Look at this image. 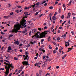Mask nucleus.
<instances>
[{"label": "nucleus", "mask_w": 76, "mask_h": 76, "mask_svg": "<svg viewBox=\"0 0 76 76\" xmlns=\"http://www.w3.org/2000/svg\"><path fill=\"white\" fill-rule=\"evenodd\" d=\"M26 18V16L23 17V19L21 20V24L22 25H23L24 28H26V27L27 25H26V20L25 19Z\"/></svg>", "instance_id": "nucleus-1"}, {"label": "nucleus", "mask_w": 76, "mask_h": 76, "mask_svg": "<svg viewBox=\"0 0 76 76\" xmlns=\"http://www.w3.org/2000/svg\"><path fill=\"white\" fill-rule=\"evenodd\" d=\"M15 28H16V29L17 31H18V30H20V28H24L23 25H20V26L19 25H15Z\"/></svg>", "instance_id": "nucleus-2"}, {"label": "nucleus", "mask_w": 76, "mask_h": 76, "mask_svg": "<svg viewBox=\"0 0 76 76\" xmlns=\"http://www.w3.org/2000/svg\"><path fill=\"white\" fill-rule=\"evenodd\" d=\"M47 34V33H41L40 34V38H43L44 37H45V35Z\"/></svg>", "instance_id": "nucleus-3"}, {"label": "nucleus", "mask_w": 76, "mask_h": 76, "mask_svg": "<svg viewBox=\"0 0 76 76\" xmlns=\"http://www.w3.org/2000/svg\"><path fill=\"white\" fill-rule=\"evenodd\" d=\"M8 68L6 70V72H5V74L7 75H8V74L9 73V69H10V67H12V66H11L10 65H8Z\"/></svg>", "instance_id": "nucleus-4"}, {"label": "nucleus", "mask_w": 76, "mask_h": 76, "mask_svg": "<svg viewBox=\"0 0 76 76\" xmlns=\"http://www.w3.org/2000/svg\"><path fill=\"white\" fill-rule=\"evenodd\" d=\"M23 65H26V66H29L30 64L28 63V61H24L22 62Z\"/></svg>", "instance_id": "nucleus-5"}, {"label": "nucleus", "mask_w": 76, "mask_h": 76, "mask_svg": "<svg viewBox=\"0 0 76 76\" xmlns=\"http://www.w3.org/2000/svg\"><path fill=\"white\" fill-rule=\"evenodd\" d=\"M37 32V30L36 29L34 28L32 30V33L33 34H36Z\"/></svg>", "instance_id": "nucleus-6"}, {"label": "nucleus", "mask_w": 76, "mask_h": 76, "mask_svg": "<svg viewBox=\"0 0 76 76\" xmlns=\"http://www.w3.org/2000/svg\"><path fill=\"white\" fill-rule=\"evenodd\" d=\"M14 33H15L16 34H17V33H18V30H17V29H16V28H14Z\"/></svg>", "instance_id": "nucleus-7"}, {"label": "nucleus", "mask_w": 76, "mask_h": 76, "mask_svg": "<svg viewBox=\"0 0 76 76\" xmlns=\"http://www.w3.org/2000/svg\"><path fill=\"white\" fill-rule=\"evenodd\" d=\"M70 15H71V13L70 12L68 13V15L67 17V18L69 19V18H70Z\"/></svg>", "instance_id": "nucleus-8"}, {"label": "nucleus", "mask_w": 76, "mask_h": 76, "mask_svg": "<svg viewBox=\"0 0 76 76\" xmlns=\"http://www.w3.org/2000/svg\"><path fill=\"white\" fill-rule=\"evenodd\" d=\"M10 17V15H9L8 16H4V18L5 19H7V18H9Z\"/></svg>", "instance_id": "nucleus-9"}, {"label": "nucleus", "mask_w": 76, "mask_h": 76, "mask_svg": "<svg viewBox=\"0 0 76 76\" xmlns=\"http://www.w3.org/2000/svg\"><path fill=\"white\" fill-rule=\"evenodd\" d=\"M14 44H17V45H19V42L18 41H15L14 42Z\"/></svg>", "instance_id": "nucleus-10"}, {"label": "nucleus", "mask_w": 76, "mask_h": 76, "mask_svg": "<svg viewBox=\"0 0 76 76\" xmlns=\"http://www.w3.org/2000/svg\"><path fill=\"white\" fill-rule=\"evenodd\" d=\"M73 49V48H68V51L67 52H67H69V51H70L72 50V49Z\"/></svg>", "instance_id": "nucleus-11"}, {"label": "nucleus", "mask_w": 76, "mask_h": 76, "mask_svg": "<svg viewBox=\"0 0 76 76\" xmlns=\"http://www.w3.org/2000/svg\"><path fill=\"white\" fill-rule=\"evenodd\" d=\"M53 20H55L56 19V17L55 16H53L52 18Z\"/></svg>", "instance_id": "nucleus-12"}, {"label": "nucleus", "mask_w": 76, "mask_h": 76, "mask_svg": "<svg viewBox=\"0 0 76 76\" xmlns=\"http://www.w3.org/2000/svg\"><path fill=\"white\" fill-rule=\"evenodd\" d=\"M44 63H46V62H47L48 61V59L45 58L44 60Z\"/></svg>", "instance_id": "nucleus-13"}, {"label": "nucleus", "mask_w": 76, "mask_h": 76, "mask_svg": "<svg viewBox=\"0 0 76 76\" xmlns=\"http://www.w3.org/2000/svg\"><path fill=\"white\" fill-rule=\"evenodd\" d=\"M62 37H63V38H65V37H66V34H64V35L62 36Z\"/></svg>", "instance_id": "nucleus-14"}, {"label": "nucleus", "mask_w": 76, "mask_h": 76, "mask_svg": "<svg viewBox=\"0 0 76 76\" xmlns=\"http://www.w3.org/2000/svg\"><path fill=\"white\" fill-rule=\"evenodd\" d=\"M72 0H70V1L69 2V4H68V6H70L71 4H72Z\"/></svg>", "instance_id": "nucleus-15"}, {"label": "nucleus", "mask_w": 76, "mask_h": 76, "mask_svg": "<svg viewBox=\"0 0 76 76\" xmlns=\"http://www.w3.org/2000/svg\"><path fill=\"white\" fill-rule=\"evenodd\" d=\"M8 63H9V64H7V66H11V67H12V64H10V63L9 62Z\"/></svg>", "instance_id": "nucleus-16"}, {"label": "nucleus", "mask_w": 76, "mask_h": 76, "mask_svg": "<svg viewBox=\"0 0 76 76\" xmlns=\"http://www.w3.org/2000/svg\"><path fill=\"white\" fill-rule=\"evenodd\" d=\"M39 64H40V63H36V64H35V66H38V65H39Z\"/></svg>", "instance_id": "nucleus-17"}, {"label": "nucleus", "mask_w": 76, "mask_h": 76, "mask_svg": "<svg viewBox=\"0 0 76 76\" xmlns=\"http://www.w3.org/2000/svg\"><path fill=\"white\" fill-rule=\"evenodd\" d=\"M23 68L22 66H21L20 67V72H22V70H23Z\"/></svg>", "instance_id": "nucleus-18"}, {"label": "nucleus", "mask_w": 76, "mask_h": 76, "mask_svg": "<svg viewBox=\"0 0 76 76\" xmlns=\"http://www.w3.org/2000/svg\"><path fill=\"white\" fill-rule=\"evenodd\" d=\"M25 58H26L27 59V60H29V57H28V55H26ZM27 58H28L27 59Z\"/></svg>", "instance_id": "nucleus-19"}, {"label": "nucleus", "mask_w": 76, "mask_h": 76, "mask_svg": "<svg viewBox=\"0 0 76 76\" xmlns=\"http://www.w3.org/2000/svg\"><path fill=\"white\" fill-rule=\"evenodd\" d=\"M36 42H37V41H34L33 42H31V44H33V45H34V44H35V43H36Z\"/></svg>", "instance_id": "nucleus-20"}, {"label": "nucleus", "mask_w": 76, "mask_h": 76, "mask_svg": "<svg viewBox=\"0 0 76 76\" xmlns=\"http://www.w3.org/2000/svg\"><path fill=\"white\" fill-rule=\"evenodd\" d=\"M39 75H41V73H42V70H40L39 71Z\"/></svg>", "instance_id": "nucleus-21"}, {"label": "nucleus", "mask_w": 76, "mask_h": 76, "mask_svg": "<svg viewBox=\"0 0 76 76\" xmlns=\"http://www.w3.org/2000/svg\"><path fill=\"white\" fill-rule=\"evenodd\" d=\"M39 2L37 3L36 4H34V5H37V6H39Z\"/></svg>", "instance_id": "nucleus-22"}, {"label": "nucleus", "mask_w": 76, "mask_h": 76, "mask_svg": "<svg viewBox=\"0 0 76 76\" xmlns=\"http://www.w3.org/2000/svg\"><path fill=\"white\" fill-rule=\"evenodd\" d=\"M8 50H12V48H11V47L9 46L8 47Z\"/></svg>", "instance_id": "nucleus-23"}, {"label": "nucleus", "mask_w": 76, "mask_h": 76, "mask_svg": "<svg viewBox=\"0 0 76 76\" xmlns=\"http://www.w3.org/2000/svg\"><path fill=\"white\" fill-rule=\"evenodd\" d=\"M65 45L66 47H67V46H68V45H67V42H65Z\"/></svg>", "instance_id": "nucleus-24"}, {"label": "nucleus", "mask_w": 76, "mask_h": 76, "mask_svg": "<svg viewBox=\"0 0 76 76\" xmlns=\"http://www.w3.org/2000/svg\"><path fill=\"white\" fill-rule=\"evenodd\" d=\"M49 8L50 9H51V10H52L53 9V6H50L49 7Z\"/></svg>", "instance_id": "nucleus-25"}, {"label": "nucleus", "mask_w": 76, "mask_h": 76, "mask_svg": "<svg viewBox=\"0 0 76 76\" xmlns=\"http://www.w3.org/2000/svg\"><path fill=\"white\" fill-rule=\"evenodd\" d=\"M45 63L42 66V67H45Z\"/></svg>", "instance_id": "nucleus-26"}, {"label": "nucleus", "mask_w": 76, "mask_h": 76, "mask_svg": "<svg viewBox=\"0 0 76 76\" xmlns=\"http://www.w3.org/2000/svg\"><path fill=\"white\" fill-rule=\"evenodd\" d=\"M25 55H28V54H29V53H28V52H25Z\"/></svg>", "instance_id": "nucleus-27"}, {"label": "nucleus", "mask_w": 76, "mask_h": 76, "mask_svg": "<svg viewBox=\"0 0 76 76\" xmlns=\"http://www.w3.org/2000/svg\"><path fill=\"white\" fill-rule=\"evenodd\" d=\"M10 32H12V33H14V28H13L12 29V31H10Z\"/></svg>", "instance_id": "nucleus-28"}, {"label": "nucleus", "mask_w": 76, "mask_h": 76, "mask_svg": "<svg viewBox=\"0 0 76 76\" xmlns=\"http://www.w3.org/2000/svg\"><path fill=\"white\" fill-rule=\"evenodd\" d=\"M30 47V45L29 44H28L26 46V47H27V48H28V47Z\"/></svg>", "instance_id": "nucleus-29"}, {"label": "nucleus", "mask_w": 76, "mask_h": 76, "mask_svg": "<svg viewBox=\"0 0 76 76\" xmlns=\"http://www.w3.org/2000/svg\"><path fill=\"white\" fill-rule=\"evenodd\" d=\"M50 39H51V37H49L48 38V41H50Z\"/></svg>", "instance_id": "nucleus-30"}, {"label": "nucleus", "mask_w": 76, "mask_h": 76, "mask_svg": "<svg viewBox=\"0 0 76 76\" xmlns=\"http://www.w3.org/2000/svg\"><path fill=\"white\" fill-rule=\"evenodd\" d=\"M53 15V13H50L49 15V16H50V17H51V16Z\"/></svg>", "instance_id": "nucleus-31"}, {"label": "nucleus", "mask_w": 76, "mask_h": 76, "mask_svg": "<svg viewBox=\"0 0 76 76\" xmlns=\"http://www.w3.org/2000/svg\"><path fill=\"white\" fill-rule=\"evenodd\" d=\"M15 12L17 13H19V10H15Z\"/></svg>", "instance_id": "nucleus-32"}, {"label": "nucleus", "mask_w": 76, "mask_h": 76, "mask_svg": "<svg viewBox=\"0 0 76 76\" xmlns=\"http://www.w3.org/2000/svg\"><path fill=\"white\" fill-rule=\"evenodd\" d=\"M14 60H18V58L16 57H14Z\"/></svg>", "instance_id": "nucleus-33"}, {"label": "nucleus", "mask_w": 76, "mask_h": 76, "mask_svg": "<svg viewBox=\"0 0 76 76\" xmlns=\"http://www.w3.org/2000/svg\"><path fill=\"white\" fill-rule=\"evenodd\" d=\"M43 50V49H42V48H40L39 49V50L40 51H42V50Z\"/></svg>", "instance_id": "nucleus-34"}, {"label": "nucleus", "mask_w": 76, "mask_h": 76, "mask_svg": "<svg viewBox=\"0 0 76 76\" xmlns=\"http://www.w3.org/2000/svg\"><path fill=\"white\" fill-rule=\"evenodd\" d=\"M61 12V8H59L58 10V12L59 13H60Z\"/></svg>", "instance_id": "nucleus-35"}, {"label": "nucleus", "mask_w": 76, "mask_h": 76, "mask_svg": "<svg viewBox=\"0 0 76 76\" xmlns=\"http://www.w3.org/2000/svg\"><path fill=\"white\" fill-rule=\"evenodd\" d=\"M44 39H42L41 40V42H44Z\"/></svg>", "instance_id": "nucleus-36"}, {"label": "nucleus", "mask_w": 76, "mask_h": 76, "mask_svg": "<svg viewBox=\"0 0 76 76\" xmlns=\"http://www.w3.org/2000/svg\"><path fill=\"white\" fill-rule=\"evenodd\" d=\"M61 19H64V15H62L61 17Z\"/></svg>", "instance_id": "nucleus-37"}, {"label": "nucleus", "mask_w": 76, "mask_h": 76, "mask_svg": "<svg viewBox=\"0 0 76 76\" xmlns=\"http://www.w3.org/2000/svg\"><path fill=\"white\" fill-rule=\"evenodd\" d=\"M43 16V14H42L41 15H39V18H41V16Z\"/></svg>", "instance_id": "nucleus-38"}, {"label": "nucleus", "mask_w": 76, "mask_h": 76, "mask_svg": "<svg viewBox=\"0 0 76 76\" xmlns=\"http://www.w3.org/2000/svg\"><path fill=\"white\" fill-rule=\"evenodd\" d=\"M36 76H39V73L38 72H37L36 73Z\"/></svg>", "instance_id": "nucleus-39"}, {"label": "nucleus", "mask_w": 76, "mask_h": 76, "mask_svg": "<svg viewBox=\"0 0 76 76\" xmlns=\"http://www.w3.org/2000/svg\"><path fill=\"white\" fill-rule=\"evenodd\" d=\"M52 43H53V44L55 45H56V42H53V41L52 42Z\"/></svg>", "instance_id": "nucleus-40"}, {"label": "nucleus", "mask_w": 76, "mask_h": 76, "mask_svg": "<svg viewBox=\"0 0 76 76\" xmlns=\"http://www.w3.org/2000/svg\"><path fill=\"white\" fill-rule=\"evenodd\" d=\"M35 36H36V38H38V36H36L35 35L33 36L32 37H33V38H34V37H35Z\"/></svg>", "instance_id": "nucleus-41"}, {"label": "nucleus", "mask_w": 76, "mask_h": 76, "mask_svg": "<svg viewBox=\"0 0 76 76\" xmlns=\"http://www.w3.org/2000/svg\"><path fill=\"white\" fill-rule=\"evenodd\" d=\"M26 28H25V30L24 31V33H26V32H27V30H26Z\"/></svg>", "instance_id": "nucleus-42"}, {"label": "nucleus", "mask_w": 76, "mask_h": 76, "mask_svg": "<svg viewBox=\"0 0 76 76\" xmlns=\"http://www.w3.org/2000/svg\"><path fill=\"white\" fill-rule=\"evenodd\" d=\"M44 5L45 6H47V3H45Z\"/></svg>", "instance_id": "nucleus-43"}, {"label": "nucleus", "mask_w": 76, "mask_h": 76, "mask_svg": "<svg viewBox=\"0 0 76 76\" xmlns=\"http://www.w3.org/2000/svg\"><path fill=\"white\" fill-rule=\"evenodd\" d=\"M13 34H10L9 36L11 38V37H13Z\"/></svg>", "instance_id": "nucleus-44"}, {"label": "nucleus", "mask_w": 76, "mask_h": 76, "mask_svg": "<svg viewBox=\"0 0 76 76\" xmlns=\"http://www.w3.org/2000/svg\"><path fill=\"white\" fill-rule=\"evenodd\" d=\"M53 28H54V26H52V27L51 28V31L53 30Z\"/></svg>", "instance_id": "nucleus-45"}, {"label": "nucleus", "mask_w": 76, "mask_h": 76, "mask_svg": "<svg viewBox=\"0 0 76 76\" xmlns=\"http://www.w3.org/2000/svg\"><path fill=\"white\" fill-rule=\"evenodd\" d=\"M71 33L72 34V35H73L74 34V32L73 31H72Z\"/></svg>", "instance_id": "nucleus-46"}, {"label": "nucleus", "mask_w": 76, "mask_h": 76, "mask_svg": "<svg viewBox=\"0 0 76 76\" xmlns=\"http://www.w3.org/2000/svg\"><path fill=\"white\" fill-rule=\"evenodd\" d=\"M39 34V35H40V32L38 31L37 33V35H38Z\"/></svg>", "instance_id": "nucleus-47"}, {"label": "nucleus", "mask_w": 76, "mask_h": 76, "mask_svg": "<svg viewBox=\"0 0 76 76\" xmlns=\"http://www.w3.org/2000/svg\"><path fill=\"white\" fill-rule=\"evenodd\" d=\"M47 28V26H45V27H44V29H45Z\"/></svg>", "instance_id": "nucleus-48"}, {"label": "nucleus", "mask_w": 76, "mask_h": 76, "mask_svg": "<svg viewBox=\"0 0 76 76\" xmlns=\"http://www.w3.org/2000/svg\"><path fill=\"white\" fill-rule=\"evenodd\" d=\"M4 68H0V70H4Z\"/></svg>", "instance_id": "nucleus-49"}, {"label": "nucleus", "mask_w": 76, "mask_h": 76, "mask_svg": "<svg viewBox=\"0 0 76 76\" xmlns=\"http://www.w3.org/2000/svg\"><path fill=\"white\" fill-rule=\"evenodd\" d=\"M1 34H2V35H4V32H3V31H1Z\"/></svg>", "instance_id": "nucleus-50"}, {"label": "nucleus", "mask_w": 76, "mask_h": 76, "mask_svg": "<svg viewBox=\"0 0 76 76\" xmlns=\"http://www.w3.org/2000/svg\"><path fill=\"white\" fill-rule=\"evenodd\" d=\"M21 7H22L21 6H17V7H18V8H19V9H20V8H21Z\"/></svg>", "instance_id": "nucleus-51"}, {"label": "nucleus", "mask_w": 76, "mask_h": 76, "mask_svg": "<svg viewBox=\"0 0 76 76\" xmlns=\"http://www.w3.org/2000/svg\"><path fill=\"white\" fill-rule=\"evenodd\" d=\"M56 50H54L53 51V54H56Z\"/></svg>", "instance_id": "nucleus-52"}, {"label": "nucleus", "mask_w": 76, "mask_h": 76, "mask_svg": "<svg viewBox=\"0 0 76 76\" xmlns=\"http://www.w3.org/2000/svg\"><path fill=\"white\" fill-rule=\"evenodd\" d=\"M43 59H45V56H43Z\"/></svg>", "instance_id": "nucleus-53"}, {"label": "nucleus", "mask_w": 76, "mask_h": 76, "mask_svg": "<svg viewBox=\"0 0 76 76\" xmlns=\"http://www.w3.org/2000/svg\"><path fill=\"white\" fill-rule=\"evenodd\" d=\"M42 2V4H44V3H45V2H46V1H44L43 2Z\"/></svg>", "instance_id": "nucleus-54"}, {"label": "nucleus", "mask_w": 76, "mask_h": 76, "mask_svg": "<svg viewBox=\"0 0 76 76\" xmlns=\"http://www.w3.org/2000/svg\"><path fill=\"white\" fill-rule=\"evenodd\" d=\"M60 39V37H58L57 38V40H58V41H59Z\"/></svg>", "instance_id": "nucleus-55"}, {"label": "nucleus", "mask_w": 76, "mask_h": 76, "mask_svg": "<svg viewBox=\"0 0 76 76\" xmlns=\"http://www.w3.org/2000/svg\"><path fill=\"white\" fill-rule=\"evenodd\" d=\"M28 12H24V14H28Z\"/></svg>", "instance_id": "nucleus-56"}, {"label": "nucleus", "mask_w": 76, "mask_h": 76, "mask_svg": "<svg viewBox=\"0 0 76 76\" xmlns=\"http://www.w3.org/2000/svg\"><path fill=\"white\" fill-rule=\"evenodd\" d=\"M14 13L13 12H11L10 13V15H13V14H14Z\"/></svg>", "instance_id": "nucleus-57"}, {"label": "nucleus", "mask_w": 76, "mask_h": 76, "mask_svg": "<svg viewBox=\"0 0 76 76\" xmlns=\"http://www.w3.org/2000/svg\"><path fill=\"white\" fill-rule=\"evenodd\" d=\"M38 13H39V12H36V13H35V15H36V16H37V15H38Z\"/></svg>", "instance_id": "nucleus-58"}, {"label": "nucleus", "mask_w": 76, "mask_h": 76, "mask_svg": "<svg viewBox=\"0 0 76 76\" xmlns=\"http://www.w3.org/2000/svg\"><path fill=\"white\" fill-rule=\"evenodd\" d=\"M4 64H6V65H7V64H8L6 62H4Z\"/></svg>", "instance_id": "nucleus-59"}, {"label": "nucleus", "mask_w": 76, "mask_h": 76, "mask_svg": "<svg viewBox=\"0 0 76 76\" xmlns=\"http://www.w3.org/2000/svg\"><path fill=\"white\" fill-rule=\"evenodd\" d=\"M23 73H24V71H23L21 73V75H22V74H23Z\"/></svg>", "instance_id": "nucleus-60"}, {"label": "nucleus", "mask_w": 76, "mask_h": 76, "mask_svg": "<svg viewBox=\"0 0 76 76\" xmlns=\"http://www.w3.org/2000/svg\"><path fill=\"white\" fill-rule=\"evenodd\" d=\"M35 5H31V7H33L34 8V7H35Z\"/></svg>", "instance_id": "nucleus-61"}, {"label": "nucleus", "mask_w": 76, "mask_h": 76, "mask_svg": "<svg viewBox=\"0 0 76 76\" xmlns=\"http://www.w3.org/2000/svg\"><path fill=\"white\" fill-rule=\"evenodd\" d=\"M58 4V1H56L55 3V4Z\"/></svg>", "instance_id": "nucleus-62"}, {"label": "nucleus", "mask_w": 76, "mask_h": 76, "mask_svg": "<svg viewBox=\"0 0 76 76\" xmlns=\"http://www.w3.org/2000/svg\"><path fill=\"white\" fill-rule=\"evenodd\" d=\"M23 51V50L22 49H20V52L21 53V52H22Z\"/></svg>", "instance_id": "nucleus-63"}, {"label": "nucleus", "mask_w": 76, "mask_h": 76, "mask_svg": "<svg viewBox=\"0 0 76 76\" xmlns=\"http://www.w3.org/2000/svg\"><path fill=\"white\" fill-rule=\"evenodd\" d=\"M12 75V73H10L9 75V76H11Z\"/></svg>", "instance_id": "nucleus-64"}]
</instances>
